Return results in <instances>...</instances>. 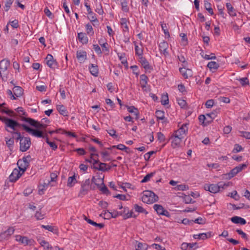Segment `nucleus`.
I'll return each mask as SVG.
<instances>
[{
	"label": "nucleus",
	"mask_w": 250,
	"mask_h": 250,
	"mask_svg": "<svg viewBox=\"0 0 250 250\" xmlns=\"http://www.w3.org/2000/svg\"><path fill=\"white\" fill-rule=\"evenodd\" d=\"M229 186V183H225L219 182L217 184H206L204 185V189L212 193H216L222 191Z\"/></svg>",
	"instance_id": "1"
},
{
	"label": "nucleus",
	"mask_w": 250,
	"mask_h": 250,
	"mask_svg": "<svg viewBox=\"0 0 250 250\" xmlns=\"http://www.w3.org/2000/svg\"><path fill=\"white\" fill-rule=\"evenodd\" d=\"M159 197L153 192L150 190H146L143 192L142 197V201L146 204H150L157 202Z\"/></svg>",
	"instance_id": "2"
},
{
	"label": "nucleus",
	"mask_w": 250,
	"mask_h": 250,
	"mask_svg": "<svg viewBox=\"0 0 250 250\" xmlns=\"http://www.w3.org/2000/svg\"><path fill=\"white\" fill-rule=\"evenodd\" d=\"M9 65L10 62L7 59H3L0 62V75L3 81H7V70Z\"/></svg>",
	"instance_id": "3"
},
{
	"label": "nucleus",
	"mask_w": 250,
	"mask_h": 250,
	"mask_svg": "<svg viewBox=\"0 0 250 250\" xmlns=\"http://www.w3.org/2000/svg\"><path fill=\"white\" fill-rule=\"evenodd\" d=\"M91 189V181L89 179H86L81 183V188L79 191L78 196L83 197L87 194Z\"/></svg>",
	"instance_id": "4"
},
{
	"label": "nucleus",
	"mask_w": 250,
	"mask_h": 250,
	"mask_svg": "<svg viewBox=\"0 0 250 250\" xmlns=\"http://www.w3.org/2000/svg\"><path fill=\"white\" fill-rule=\"evenodd\" d=\"M21 121L28 123L30 125L36 127L37 129H45L47 125L43 122H40L30 118L22 117Z\"/></svg>",
	"instance_id": "5"
},
{
	"label": "nucleus",
	"mask_w": 250,
	"mask_h": 250,
	"mask_svg": "<svg viewBox=\"0 0 250 250\" xmlns=\"http://www.w3.org/2000/svg\"><path fill=\"white\" fill-rule=\"evenodd\" d=\"M3 120L5 125V130L8 132H9V130L6 127H9L13 130H15L16 127H22V125H26L25 124H20L17 121L7 117L5 118Z\"/></svg>",
	"instance_id": "6"
},
{
	"label": "nucleus",
	"mask_w": 250,
	"mask_h": 250,
	"mask_svg": "<svg viewBox=\"0 0 250 250\" xmlns=\"http://www.w3.org/2000/svg\"><path fill=\"white\" fill-rule=\"evenodd\" d=\"M22 128L27 132L32 134L33 136L38 138H44L45 136L43 134L42 131L38 129H34L29 127L27 125H22Z\"/></svg>",
	"instance_id": "7"
},
{
	"label": "nucleus",
	"mask_w": 250,
	"mask_h": 250,
	"mask_svg": "<svg viewBox=\"0 0 250 250\" xmlns=\"http://www.w3.org/2000/svg\"><path fill=\"white\" fill-rule=\"evenodd\" d=\"M31 146V140L29 137H24L20 142V150L22 152L27 151Z\"/></svg>",
	"instance_id": "8"
},
{
	"label": "nucleus",
	"mask_w": 250,
	"mask_h": 250,
	"mask_svg": "<svg viewBox=\"0 0 250 250\" xmlns=\"http://www.w3.org/2000/svg\"><path fill=\"white\" fill-rule=\"evenodd\" d=\"M188 124H183L178 130L174 132V133L177 135L178 136L184 138V136H186L188 133Z\"/></svg>",
	"instance_id": "9"
},
{
	"label": "nucleus",
	"mask_w": 250,
	"mask_h": 250,
	"mask_svg": "<svg viewBox=\"0 0 250 250\" xmlns=\"http://www.w3.org/2000/svg\"><path fill=\"white\" fill-rule=\"evenodd\" d=\"M154 209L157 212L158 214L166 216L167 217H169V212L164 209L162 206L158 204H155L153 206Z\"/></svg>",
	"instance_id": "10"
},
{
	"label": "nucleus",
	"mask_w": 250,
	"mask_h": 250,
	"mask_svg": "<svg viewBox=\"0 0 250 250\" xmlns=\"http://www.w3.org/2000/svg\"><path fill=\"white\" fill-rule=\"evenodd\" d=\"M22 174L19 169L14 168L9 177V181L11 182H15Z\"/></svg>",
	"instance_id": "11"
},
{
	"label": "nucleus",
	"mask_w": 250,
	"mask_h": 250,
	"mask_svg": "<svg viewBox=\"0 0 250 250\" xmlns=\"http://www.w3.org/2000/svg\"><path fill=\"white\" fill-rule=\"evenodd\" d=\"M15 231L13 227H9L8 229L0 234V240L8 239Z\"/></svg>",
	"instance_id": "12"
},
{
	"label": "nucleus",
	"mask_w": 250,
	"mask_h": 250,
	"mask_svg": "<svg viewBox=\"0 0 250 250\" xmlns=\"http://www.w3.org/2000/svg\"><path fill=\"white\" fill-rule=\"evenodd\" d=\"M47 65L51 68L55 69L57 66V62L51 54H48L45 58Z\"/></svg>",
	"instance_id": "13"
},
{
	"label": "nucleus",
	"mask_w": 250,
	"mask_h": 250,
	"mask_svg": "<svg viewBox=\"0 0 250 250\" xmlns=\"http://www.w3.org/2000/svg\"><path fill=\"white\" fill-rule=\"evenodd\" d=\"M29 163L27 161H25L23 159H20L17 162V165L19 167V169L22 171V173H23L26 170L27 168L29 166Z\"/></svg>",
	"instance_id": "14"
},
{
	"label": "nucleus",
	"mask_w": 250,
	"mask_h": 250,
	"mask_svg": "<svg viewBox=\"0 0 250 250\" xmlns=\"http://www.w3.org/2000/svg\"><path fill=\"white\" fill-rule=\"evenodd\" d=\"M183 139V138L173 133L172 137V141L171 142V146L172 147L175 148L179 146L180 145Z\"/></svg>",
	"instance_id": "15"
},
{
	"label": "nucleus",
	"mask_w": 250,
	"mask_h": 250,
	"mask_svg": "<svg viewBox=\"0 0 250 250\" xmlns=\"http://www.w3.org/2000/svg\"><path fill=\"white\" fill-rule=\"evenodd\" d=\"M213 236L212 232L209 231L207 233H201L198 234H194L193 237L195 239L205 240Z\"/></svg>",
	"instance_id": "16"
},
{
	"label": "nucleus",
	"mask_w": 250,
	"mask_h": 250,
	"mask_svg": "<svg viewBox=\"0 0 250 250\" xmlns=\"http://www.w3.org/2000/svg\"><path fill=\"white\" fill-rule=\"evenodd\" d=\"M168 47V44L167 42L164 41L161 42L159 45V48L160 52L164 54L165 56L168 55V52L167 51Z\"/></svg>",
	"instance_id": "17"
},
{
	"label": "nucleus",
	"mask_w": 250,
	"mask_h": 250,
	"mask_svg": "<svg viewBox=\"0 0 250 250\" xmlns=\"http://www.w3.org/2000/svg\"><path fill=\"white\" fill-rule=\"evenodd\" d=\"M219 112V109H216L214 111L206 114V123L208 125L211 123L213 120L217 116V114Z\"/></svg>",
	"instance_id": "18"
},
{
	"label": "nucleus",
	"mask_w": 250,
	"mask_h": 250,
	"mask_svg": "<svg viewBox=\"0 0 250 250\" xmlns=\"http://www.w3.org/2000/svg\"><path fill=\"white\" fill-rule=\"evenodd\" d=\"M76 57L80 63H83L86 59V52L85 51L78 50Z\"/></svg>",
	"instance_id": "19"
},
{
	"label": "nucleus",
	"mask_w": 250,
	"mask_h": 250,
	"mask_svg": "<svg viewBox=\"0 0 250 250\" xmlns=\"http://www.w3.org/2000/svg\"><path fill=\"white\" fill-rule=\"evenodd\" d=\"M196 243H183L181 245V249L182 250H195L198 248V247H196Z\"/></svg>",
	"instance_id": "20"
},
{
	"label": "nucleus",
	"mask_w": 250,
	"mask_h": 250,
	"mask_svg": "<svg viewBox=\"0 0 250 250\" xmlns=\"http://www.w3.org/2000/svg\"><path fill=\"white\" fill-rule=\"evenodd\" d=\"M15 240L16 241L18 242L21 244H23L24 245H27L29 243V240L28 239L27 237L22 236L20 235H17L15 236Z\"/></svg>",
	"instance_id": "21"
},
{
	"label": "nucleus",
	"mask_w": 250,
	"mask_h": 250,
	"mask_svg": "<svg viewBox=\"0 0 250 250\" xmlns=\"http://www.w3.org/2000/svg\"><path fill=\"white\" fill-rule=\"evenodd\" d=\"M155 116L158 120L162 121V123H166L167 119L165 116V112L163 110H157L155 112Z\"/></svg>",
	"instance_id": "22"
},
{
	"label": "nucleus",
	"mask_w": 250,
	"mask_h": 250,
	"mask_svg": "<svg viewBox=\"0 0 250 250\" xmlns=\"http://www.w3.org/2000/svg\"><path fill=\"white\" fill-rule=\"evenodd\" d=\"M230 220L235 224H240L241 225H245L246 224V221L241 217L235 216L231 218Z\"/></svg>",
	"instance_id": "23"
},
{
	"label": "nucleus",
	"mask_w": 250,
	"mask_h": 250,
	"mask_svg": "<svg viewBox=\"0 0 250 250\" xmlns=\"http://www.w3.org/2000/svg\"><path fill=\"white\" fill-rule=\"evenodd\" d=\"M77 182L76 179V176L74 174L71 176H69L67 180V186L69 188H71Z\"/></svg>",
	"instance_id": "24"
},
{
	"label": "nucleus",
	"mask_w": 250,
	"mask_h": 250,
	"mask_svg": "<svg viewBox=\"0 0 250 250\" xmlns=\"http://www.w3.org/2000/svg\"><path fill=\"white\" fill-rule=\"evenodd\" d=\"M84 219L89 224L96 227H99L100 229H102L104 228V224L103 223H97L96 222L93 221V220L88 218L85 216H84Z\"/></svg>",
	"instance_id": "25"
},
{
	"label": "nucleus",
	"mask_w": 250,
	"mask_h": 250,
	"mask_svg": "<svg viewBox=\"0 0 250 250\" xmlns=\"http://www.w3.org/2000/svg\"><path fill=\"white\" fill-rule=\"evenodd\" d=\"M89 69L90 73L94 76H97L99 74V69L97 65H95L94 64H91L89 66Z\"/></svg>",
	"instance_id": "26"
},
{
	"label": "nucleus",
	"mask_w": 250,
	"mask_h": 250,
	"mask_svg": "<svg viewBox=\"0 0 250 250\" xmlns=\"http://www.w3.org/2000/svg\"><path fill=\"white\" fill-rule=\"evenodd\" d=\"M78 37L79 41L83 44H86L88 42V39L85 33L83 32L78 33Z\"/></svg>",
	"instance_id": "27"
},
{
	"label": "nucleus",
	"mask_w": 250,
	"mask_h": 250,
	"mask_svg": "<svg viewBox=\"0 0 250 250\" xmlns=\"http://www.w3.org/2000/svg\"><path fill=\"white\" fill-rule=\"evenodd\" d=\"M139 59H140L139 62H140V63L143 66L144 68L145 69L148 70V69H150V66L149 65V62H148V61L146 60V59L145 58H144L142 56H140Z\"/></svg>",
	"instance_id": "28"
},
{
	"label": "nucleus",
	"mask_w": 250,
	"mask_h": 250,
	"mask_svg": "<svg viewBox=\"0 0 250 250\" xmlns=\"http://www.w3.org/2000/svg\"><path fill=\"white\" fill-rule=\"evenodd\" d=\"M207 66L210 71L214 72L219 68V64L215 62L211 61L208 63Z\"/></svg>",
	"instance_id": "29"
},
{
	"label": "nucleus",
	"mask_w": 250,
	"mask_h": 250,
	"mask_svg": "<svg viewBox=\"0 0 250 250\" xmlns=\"http://www.w3.org/2000/svg\"><path fill=\"white\" fill-rule=\"evenodd\" d=\"M127 111L131 113H134V114L136 116V119H139V111L137 108H135L134 106H129L128 105H126Z\"/></svg>",
	"instance_id": "30"
},
{
	"label": "nucleus",
	"mask_w": 250,
	"mask_h": 250,
	"mask_svg": "<svg viewBox=\"0 0 250 250\" xmlns=\"http://www.w3.org/2000/svg\"><path fill=\"white\" fill-rule=\"evenodd\" d=\"M57 109L59 113L64 116H67L68 112L64 105L61 104L57 106Z\"/></svg>",
	"instance_id": "31"
},
{
	"label": "nucleus",
	"mask_w": 250,
	"mask_h": 250,
	"mask_svg": "<svg viewBox=\"0 0 250 250\" xmlns=\"http://www.w3.org/2000/svg\"><path fill=\"white\" fill-rule=\"evenodd\" d=\"M226 7L228 10V12L230 16H236L235 10L234 9V8L232 6L230 3H227Z\"/></svg>",
	"instance_id": "32"
},
{
	"label": "nucleus",
	"mask_w": 250,
	"mask_h": 250,
	"mask_svg": "<svg viewBox=\"0 0 250 250\" xmlns=\"http://www.w3.org/2000/svg\"><path fill=\"white\" fill-rule=\"evenodd\" d=\"M5 141L7 147L10 150H11L13 148L14 143V138H11L9 139L7 137H5Z\"/></svg>",
	"instance_id": "33"
},
{
	"label": "nucleus",
	"mask_w": 250,
	"mask_h": 250,
	"mask_svg": "<svg viewBox=\"0 0 250 250\" xmlns=\"http://www.w3.org/2000/svg\"><path fill=\"white\" fill-rule=\"evenodd\" d=\"M101 154L103 160L104 162L110 161L111 159L109 157L110 153L106 150L101 152Z\"/></svg>",
	"instance_id": "34"
},
{
	"label": "nucleus",
	"mask_w": 250,
	"mask_h": 250,
	"mask_svg": "<svg viewBox=\"0 0 250 250\" xmlns=\"http://www.w3.org/2000/svg\"><path fill=\"white\" fill-rule=\"evenodd\" d=\"M98 42L100 45L102 47L103 51L109 52L108 47V44L106 42H104L102 39L99 40Z\"/></svg>",
	"instance_id": "35"
},
{
	"label": "nucleus",
	"mask_w": 250,
	"mask_h": 250,
	"mask_svg": "<svg viewBox=\"0 0 250 250\" xmlns=\"http://www.w3.org/2000/svg\"><path fill=\"white\" fill-rule=\"evenodd\" d=\"M147 80L148 78L146 75L143 74L140 76V84L143 87H146Z\"/></svg>",
	"instance_id": "36"
},
{
	"label": "nucleus",
	"mask_w": 250,
	"mask_h": 250,
	"mask_svg": "<svg viewBox=\"0 0 250 250\" xmlns=\"http://www.w3.org/2000/svg\"><path fill=\"white\" fill-rule=\"evenodd\" d=\"M204 5L206 9L209 13L211 15L214 14L212 8L211 7V4L210 2L207 0L204 1Z\"/></svg>",
	"instance_id": "37"
},
{
	"label": "nucleus",
	"mask_w": 250,
	"mask_h": 250,
	"mask_svg": "<svg viewBox=\"0 0 250 250\" xmlns=\"http://www.w3.org/2000/svg\"><path fill=\"white\" fill-rule=\"evenodd\" d=\"M134 209L135 211L138 212L139 213H144L145 214H147L148 212L141 206H139L138 204H135L134 205Z\"/></svg>",
	"instance_id": "38"
},
{
	"label": "nucleus",
	"mask_w": 250,
	"mask_h": 250,
	"mask_svg": "<svg viewBox=\"0 0 250 250\" xmlns=\"http://www.w3.org/2000/svg\"><path fill=\"white\" fill-rule=\"evenodd\" d=\"M147 249V245L146 243L138 242L136 246V250H146Z\"/></svg>",
	"instance_id": "39"
},
{
	"label": "nucleus",
	"mask_w": 250,
	"mask_h": 250,
	"mask_svg": "<svg viewBox=\"0 0 250 250\" xmlns=\"http://www.w3.org/2000/svg\"><path fill=\"white\" fill-rule=\"evenodd\" d=\"M122 10L125 12H129V7L127 5V2L126 0H123L121 2Z\"/></svg>",
	"instance_id": "40"
},
{
	"label": "nucleus",
	"mask_w": 250,
	"mask_h": 250,
	"mask_svg": "<svg viewBox=\"0 0 250 250\" xmlns=\"http://www.w3.org/2000/svg\"><path fill=\"white\" fill-rule=\"evenodd\" d=\"M107 166V164L105 163H99L98 167L94 166V168L100 171H105V169Z\"/></svg>",
	"instance_id": "41"
},
{
	"label": "nucleus",
	"mask_w": 250,
	"mask_h": 250,
	"mask_svg": "<svg viewBox=\"0 0 250 250\" xmlns=\"http://www.w3.org/2000/svg\"><path fill=\"white\" fill-rule=\"evenodd\" d=\"M180 36L181 37V44L183 46L187 45L188 44L187 35L184 33H181Z\"/></svg>",
	"instance_id": "42"
},
{
	"label": "nucleus",
	"mask_w": 250,
	"mask_h": 250,
	"mask_svg": "<svg viewBox=\"0 0 250 250\" xmlns=\"http://www.w3.org/2000/svg\"><path fill=\"white\" fill-rule=\"evenodd\" d=\"M13 1L14 0H3V2L5 3L4 8L5 11L9 10Z\"/></svg>",
	"instance_id": "43"
},
{
	"label": "nucleus",
	"mask_w": 250,
	"mask_h": 250,
	"mask_svg": "<svg viewBox=\"0 0 250 250\" xmlns=\"http://www.w3.org/2000/svg\"><path fill=\"white\" fill-rule=\"evenodd\" d=\"M206 115H201L198 117L200 123H201V125L203 126H207L208 125V124L206 123Z\"/></svg>",
	"instance_id": "44"
},
{
	"label": "nucleus",
	"mask_w": 250,
	"mask_h": 250,
	"mask_svg": "<svg viewBox=\"0 0 250 250\" xmlns=\"http://www.w3.org/2000/svg\"><path fill=\"white\" fill-rule=\"evenodd\" d=\"M13 94H23V89L19 86H15L13 88Z\"/></svg>",
	"instance_id": "45"
},
{
	"label": "nucleus",
	"mask_w": 250,
	"mask_h": 250,
	"mask_svg": "<svg viewBox=\"0 0 250 250\" xmlns=\"http://www.w3.org/2000/svg\"><path fill=\"white\" fill-rule=\"evenodd\" d=\"M155 172H151L146 174L141 181V183H146L150 180V178L154 175Z\"/></svg>",
	"instance_id": "46"
},
{
	"label": "nucleus",
	"mask_w": 250,
	"mask_h": 250,
	"mask_svg": "<svg viewBox=\"0 0 250 250\" xmlns=\"http://www.w3.org/2000/svg\"><path fill=\"white\" fill-rule=\"evenodd\" d=\"M89 15V19L91 22H98V21L96 17L95 14L92 11L88 14Z\"/></svg>",
	"instance_id": "47"
},
{
	"label": "nucleus",
	"mask_w": 250,
	"mask_h": 250,
	"mask_svg": "<svg viewBox=\"0 0 250 250\" xmlns=\"http://www.w3.org/2000/svg\"><path fill=\"white\" fill-rule=\"evenodd\" d=\"M85 27H86V33L88 34H89L90 35H93L94 34L93 29L92 25L90 24H89V23L87 24L85 26Z\"/></svg>",
	"instance_id": "48"
},
{
	"label": "nucleus",
	"mask_w": 250,
	"mask_h": 250,
	"mask_svg": "<svg viewBox=\"0 0 250 250\" xmlns=\"http://www.w3.org/2000/svg\"><path fill=\"white\" fill-rule=\"evenodd\" d=\"M136 216H137L136 215H133V212L132 210H131L130 211H129L128 210L126 213H125L123 215L124 219H126L130 217L136 218Z\"/></svg>",
	"instance_id": "49"
},
{
	"label": "nucleus",
	"mask_w": 250,
	"mask_h": 250,
	"mask_svg": "<svg viewBox=\"0 0 250 250\" xmlns=\"http://www.w3.org/2000/svg\"><path fill=\"white\" fill-rule=\"evenodd\" d=\"M178 104L181 108H186L187 107V102L185 100L182 99H177Z\"/></svg>",
	"instance_id": "50"
},
{
	"label": "nucleus",
	"mask_w": 250,
	"mask_h": 250,
	"mask_svg": "<svg viewBox=\"0 0 250 250\" xmlns=\"http://www.w3.org/2000/svg\"><path fill=\"white\" fill-rule=\"evenodd\" d=\"M168 95H162L161 103L163 105H166L168 104Z\"/></svg>",
	"instance_id": "51"
},
{
	"label": "nucleus",
	"mask_w": 250,
	"mask_h": 250,
	"mask_svg": "<svg viewBox=\"0 0 250 250\" xmlns=\"http://www.w3.org/2000/svg\"><path fill=\"white\" fill-rule=\"evenodd\" d=\"M41 245L43 247L44 249H46L47 250H51L53 248L50 246L49 243L46 242L44 240H42L41 242Z\"/></svg>",
	"instance_id": "52"
},
{
	"label": "nucleus",
	"mask_w": 250,
	"mask_h": 250,
	"mask_svg": "<svg viewBox=\"0 0 250 250\" xmlns=\"http://www.w3.org/2000/svg\"><path fill=\"white\" fill-rule=\"evenodd\" d=\"M161 25L162 29L164 31V33L165 34V35L169 37L170 36V35L168 29L167 28V24L166 23H161Z\"/></svg>",
	"instance_id": "53"
},
{
	"label": "nucleus",
	"mask_w": 250,
	"mask_h": 250,
	"mask_svg": "<svg viewBox=\"0 0 250 250\" xmlns=\"http://www.w3.org/2000/svg\"><path fill=\"white\" fill-rule=\"evenodd\" d=\"M192 76V72L190 69H186L185 72L183 74V77L185 79H188Z\"/></svg>",
	"instance_id": "54"
},
{
	"label": "nucleus",
	"mask_w": 250,
	"mask_h": 250,
	"mask_svg": "<svg viewBox=\"0 0 250 250\" xmlns=\"http://www.w3.org/2000/svg\"><path fill=\"white\" fill-rule=\"evenodd\" d=\"M202 57H203L205 59L208 60H212V59H215L216 58L215 54L214 53H211L210 55H207V54H202Z\"/></svg>",
	"instance_id": "55"
},
{
	"label": "nucleus",
	"mask_w": 250,
	"mask_h": 250,
	"mask_svg": "<svg viewBox=\"0 0 250 250\" xmlns=\"http://www.w3.org/2000/svg\"><path fill=\"white\" fill-rule=\"evenodd\" d=\"M232 208L233 209H239L243 208H249V206H246L244 204H239V205L237 206L235 205H232Z\"/></svg>",
	"instance_id": "56"
},
{
	"label": "nucleus",
	"mask_w": 250,
	"mask_h": 250,
	"mask_svg": "<svg viewBox=\"0 0 250 250\" xmlns=\"http://www.w3.org/2000/svg\"><path fill=\"white\" fill-rule=\"evenodd\" d=\"M178 59L180 62L183 63V66H186L188 64V62L186 60L185 58L183 55H180L178 56Z\"/></svg>",
	"instance_id": "57"
},
{
	"label": "nucleus",
	"mask_w": 250,
	"mask_h": 250,
	"mask_svg": "<svg viewBox=\"0 0 250 250\" xmlns=\"http://www.w3.org/2000/svg\"><path fill=\"white\" fill-rule=\"evenodd\" d=\"M36 89L40 92H43L46 91L47 86L45 85H37L36 87Z\"/></svg>",
	"instance_id": "58"
},
{
	"label": "nucleus",
	"mask_w": 250,
	"mask_h": 250,
	"mask_svg": "<svg viewBox=\"0 0 250 250\" xmlns=\"http://www.w3.org/2000/svg\"><path fill=\"white\" fill-rule=\"evenodd\" d=\"M135 50L136 54L139 56H142L143 54V49L139 47L137 45H135Z\"/></svg>",
	"instance_id": "59"
},
{
	"label": "nucleus",
	"mask_w": 250,
	"mask_h": 250,
	"mask_svg": "<svg viewBox=\"0 0 250 250\" xmlns=\"http://www.w3.org/2000/svg\"><path fill=\"white\" fill-rule=\"evenodd\" d=\"M177 189L179 190H186L188 189V187L184 184L179 185L177 186Z\"/></svg>",
	"instance_id": "60"
},
{
	"label": "nucleus",
	"mask_w": 250,
	"mask_h": 250,
	"mask_svg": "<svg viewBox=\"0 0 250 250\" xmlns=\"http://www.w3.org/2000/svg\"><path fill=\"white\" fill-rule=\"evenodd\" d=\"M112 148H116L121 150H124L128 149V148L126 147L124 145L121 144L117 146H112Z\"/></svg>",
	"instance_id": "61"
},
{
	"label": "nucleus",
	"mask_w": 250,
	"mask_h": 250,
	"mask_svg": "<svg viewBox=\"0 0 250 250\" xmlns=\"http://www.w3.org/2000/svg\"><path fill=\"white\" fill-rule=\"evenodd\" d=\"M95 11L100 15L103 14L104 10L102 8V6L101 4L96 5V8L95 9Z\"/></svg>",
	"instance_id": "62"
},
{
	"label": "nucleus",
	"mask_w": 250,
	"mask_h": 250,
	"mask_svg": "<svg viewBox=\"0 0 250 250\" xmlns=\"http://www.w3.org/2000/svg\"><path fill=\"white\" fill-rule=\"evenodd\" d=\"M35 216L37 220H42L44 218V214L40 211H37Z\"/></svg>",
	"instance_id": "63"
},
{
	"label": "nucleus",
	"mask_w": 250,
	"mask_h": 250,
	"mask_svg": "<svg viewBox=\"0 0 250 250\" xmlns=\"http://www.w3.org/2000/svg\"><path fill=\"white\" fill-rule=\"evenodd\" d=\"M93 49L94 50L96 53L98 54H101L102 53L101 48L98 44H93Z\"/></svg>",
	"instance_id": "64"
}]
</instances>
